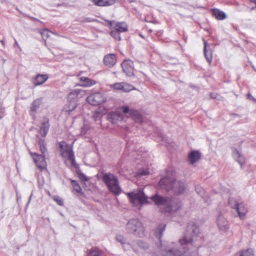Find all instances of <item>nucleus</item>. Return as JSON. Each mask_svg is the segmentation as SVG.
Returning a JSON list of instances; mask_svg holds the SVG:
<instances>
[{"label": "nucleus", "instance_id": "nucleus-42", "mask_svg": "<svg viewBox=\"0 0 256 256\" xmlns=\"http://www.w3.org/2000/svg\"><path fill=\"white\" fill-rule=\"evenodd\" d=\"M121 109L122 110V112L124 114H127L128 112H130V110L129 109V108L128 106H122L121 108Z\"/></svg>", "mask_w": 256, "mask_h": 256}, {"label": "nucleus", "instance_id": "nucleus-15", "mask_svg": "<svg viewBox=\"0 0 256 256\" xmlns=\"http://www.w3.org/2000/svg\"><path fill=\"white\" fill-rule=\"evenodd\" d=\"M116 62V56L114 54H107L104 58V64L110 68L113 66Z\"/></svg>", "mask_w": 256, "mask_h": 256}, {"label": "nucleus", "instance_id": "nucleus-50", "mask_svg": "<svg viewBox=\"0 0 256 256\" xmlns=\"http://www.w3.org/2000/svg\"><path fill=\"white\" fill-rule=\"evenodd\" d=\"M18 46V48H20V46L18 45V42H17V40H15V42H14V46Z\"/></svg>", "mask_w": 256, "mask_h": 256}, {"label": "nucleus", "instance_id": "nucleus-12", "mask_svg": "<svg viewBox=\"0 0 256 256\" xmlns=\"http://www.w3.org/2000/svg\"><path fill=\"white\" fill-rule=\"evenodd\" d=\"M122 66L123 72L128 76H134V63L130 60H124L122 64Z\"/></svg>", "mask_w": 256, "mask_h": 256}, {"label": "nucleus", "instance_id": "nucleus-28", "mask_svg": "<svg viewBox=\"0 0 256 256\" xmlns=\"http://www.w3.org/2000/svg\"><path fill=\"white\" fill-rule=\"evenodd\" d=\"M134 89L135 88L132 84L122 82L120 90L124 92H128Z\"/></svg>", "mask_w": 256, "mask_h": 256}, {"label": "nucleus", "instance_id": "nucleus-34", "mask_svg": "<svg viewBox=\"0 0 256 256\" xmlns=\"http://www.w3.org/2000/svg\"><path fill=\"white\" fill-rule=\"evenodd\" d=\"M40 34L44 40H46L49 37V33H52L48 30H44L40 32Z\"/></svg>", "mask_w": 256, "mask_h": 256}, {"label": "nucleus", "instance_id": "nucleus-52", "mask_svg": "<svg viewBox=\"0 0 256 256\" xmlns=\"http://www.w3.org/2000/svg\"><path fill=\"white\" fill-rule=\"evenodd\" d=\"M200 188H199V187H197V188H196V191L197 192H198V194H199L198 189H200Z\"/></svg>", "mask_w": 256, "mask_h": 256}, {"label": "nucleus", "instance_id": "nucleus-40", "mask_svg": "<svg viewBox=\"0 0 256 256\" xmlns=\"http://www.w3.org/2000/svg\"><path fill=\"white\" fill-rule=\"evenodd\" d=\"M54 200L58 203V205L62 206L64 204L63 200L59 196H55L54 198Z\"/></svg>", "mask_w": 256, "mask_h": 256}, {"label": "nucleus", "instance_id": "nucleus-9", "mask_svg": "<svg viewBox=\"0 0 256 256\" xmlns=\"http://www.w3.org/2000/svg\"><path fill=\"white\" fill-rule=\"evenodd\" d=\"M33 160L38 168L41 170L46 169V166L44 156L42 154H38L36 153H30Z\"/></svg>", "mask_w": 256, "mask_h": 256}, {"label": "nucleus", "instance_id": "nucleus-33", "mask_svg": "<svg viewBox=\"0 0 256 256\" xmlns=\"http://www.w3.org/2000/svg\"><path fill=\"white\" fill-rule=\"evenodd\" d=\"M120 32L116 30H112L110 32V35L112 37L116 40H120L121 38L120 36Z\"/></svg>", "mask_w": 256, "mask_h": 256}, {"label": "nucleus", "instance_id": "nucleus-25", "mask_svg": "<svg viewBox=\"0 0 256 256\" xmlns=\"http://www.w3.org/2000/svg\"><path fill=\"white\" fill-rule=\"evenodd\" d=\"M206 44H207V42L206 41H204V54L206 59V60L208 62L209 64H210L212 61V52L211 50L207 48Z\"/></svg>", "mask_w": 256, "mask_h": 256}, {"label": "nucleus", "instance_id": "nucleus-37", "mask_svg": "<svg viewBox=\"0 0 256 256\" xmlns=\"http://www.w3.org/2000/svg\"><path fill=\"white\" fill-rule=\"evenodd\" d=\"M116 240L118 242H120L122 244H126V240L125 238L121 235L117 236H116Z\"/></svg>", "mask_w": 256, "mask_h": 256}, {"label": "nucleus", "instance_id": "nucleus-19", "mask_svg": "<svg viewBox=\"0 0 256 256\" xmlns=\"http://www.w3.org/2000/svg\"><path fill=\"white\" fill-rule=\"evenodd\" d=\"M118 0H93L95 5L100 6H106L114 4Z\"/></svg>", "mask_w": 256, "mask_h": 256}, {"label": "nucleus", "instance_id": "nucleus-30", "mask_svg": "<svg viewBox=\"0 0 256 256\" xmlns=\"http://www.w3.org/2000/svg\"><path fill=\"white\" fill-rule=\"evenodd\" d=\"M87 256H102V252L98 249L94 248L91 250L88 254Z\"/></svg>", "mask_w": 256, "mask_h": 256}, {"label": "nucleus", "instance_id": "nucleus-13", "mask_svg": "<svg viewBox=\"0 0 256 256\" xmlns=\"http://www.w3.org/2000/svg\"><path fill=\"white\" fill-rule=\"evenodd\" d=\"M216 223L219 229L223 232H226L229 228L227 219L222 214L218 216Z\"/></svg>", "mask_w": 256, "mask_h": 256}, {"label": "nucleus", "instance_id": "nucleus-6", "mask_svg": "<svg viewBox=\"0 0 256 256\" xmlns=\"http://www.w3.org/2000/svg\"><path fill=\"white\" fill-rule=\"evenodd\" d=\"M85 94V90L82 89H76L70 92L68 96L70 104L66 111L71 112L74 110L77 106V101Z\"/></svg>", "mask_w": 256, "mask_h": 256}, {"label": "nucleus", "instance_id": "nucleus-54", "mask_svg": "<svg viewBox=\"0 0 256 256\" xmlns=\"http://www.w3.org/2000/svg\"><path fill=\"white\" fill-rule=\"evenodd\" d=\"M31 197H32V195L30 196V200H29V201L28 202V204H27V205H28L30 202V199H31Z\"/></svg>", "mask_w": 256, "mask_h": 256}, {"label": "nucleus", "instance_id": "nucleus-22", "mask_svg": "<svg viewBox=\"0 0 256 256\" xmlns=\"http://www.w3.org/2000/svg\"><path fill=\"white\" fill-rule=\"evenodd\" d=\"M50 124L48 120H44L40 128V132L42 137L45 136L49 130Z\"/></svg>", "mask_w": 256, "mask_h": 256}, {"label": "nucleus", "instance_id": "nucleus-45", "mask_svg": "<svg viewBox=\"0 0 256 256\" xmlns=\"http://www.w3.org/2000/svg\"><path fill=\"white\" fill-rule=\"evenodd\" d=\"M247 98L248 99L252 100L254 101H256V100L251 95V94L250 93H248L247 94Z\"/></svg>", "mask_w": 256, "mask_h": 256}, {"label": "nucleus", "instance_id": "nucleus-41", "mask_svg": "<svg viewBox=\"0 0 256 256\" xmlns=\"http://www.w3.org/2000/svg\"><path fill=\"white\" fill-rule=\"evenodd\" d=\"M164 229H165V226H163L162 227V228H159V232L158 234H156V236L158 237L160 239L162 236V232L164 231Z\"/></svg>", "mask_w": 256, "mask_h": 256}, {"label": "nucleus", "instance_id": "nucleus-44", "mask_svg": "<svg viewBox=\"0 0 256 256\" xmlns=\"http://www.w3.org/2000/svg\"><path fill=\"white\" fill-rule=\"evenodd\" d=\"M4 108L2 107H0V118H2L4 116Z\"/></svg>", "mask_w": 256, "mask_h": 256}, {"label": "nucleus", "instance_id": "nucleus-32", "mask_svg": "<svg viewBox=\"0 0 256 256\" xmlns=\"http://www.w3.org/2000/svg\"><path fill=\"white\" fill-rule=\"evenodd\" d=\"M38 144L40 145V150L42 154H44L46 152V148L45 146L44 140L42 139H40L39 140Z\"/></svg>", "mask_w": 256, "mask_h": 256}, {"label": "nucleus", "instance_id": "nucleus-36", "mask_svg": "<svg viewBox=\"0 0 256 256\" xmlns=\"http://www.w3.org/2000/svg\"><path fill=\"white\" fill-rule=\"evenodd\" d=\"M122 84V82H117V83H115V84L111 85L110 86L116 90H120Z\"/></svg>", "mask_w": 256, "mask_h": 256}, {"label": "nucleus", "instance_id": "nucleus-4", "mask_svg": "<svg viewBox=\"0 0 256 256\" xmlns=\"http://www.w3.org/2000/svg\"><path fill=\"white\" fill-rule=\"evenodd\" d=\"M130 202L139 208L148 203V197L146 196L142 190H138L128 194Z\"/></svg>", "mask_w": 256, "mask_h": 256}, {"label": "nucleus", "instance_id": "nucleus-53", "mask_svg": "<svg viewBox=\"0 0 256 256\" xmlns=\"http://www.w3.org/2000/svg\"><path fill=\"white\" fill-rule=\"evenodd\" d=\"M128 1L130 2H136V0H128Z\"/></svg>", "mask_w": 256, "mask_h": 256}, {"label": "nucleus", "instance_id": "nucleus-1", "mask_svg": "<svg viewBox=\"0 0 256 256\" xmlns=\"http://www.w3.org/2000/svg\"><path fill=\"white\" fill-rule=\"evenodd\" d=\"M200 233L198 227L194 222L188 224L186 231L182 238L179 240L180 248L169 246L167 250L162 252V256H196L200 244L197 242Z\"/></svg>", "mask_w": 256, "mask_h": 256}, {"label": "nucleus", "instance_id": "nucleus-23", "mask_svg": "<svg viewBox=\"0 0 256 256\" xmlns=\"http://www.w3.org/2000/svg\"><path fill=\"white\" fill-rule=\"evenodd\" d=\"M200 158V154L198 151H192L188 155V160L191 164L198 161Z\"/></svg>", "mask_w": 256, "mask_h": 256}, {"label": "nucleus", "instance_id": "nucleus-8", "mask_svg": "<svg viewBox=\"0 0 256 256\" xmlns=\"http://www.w3.org/2000/svg\"><path fill=\"white\" fill-rule=\"evenodd\" d=\"M106 100V97L100 92L93 94L86 98L88 102L93 106L100 104L104 102Z\"/></svg>", "mask_w": 256, "mask_h": 256}, {"label": "nucleus", "instance_id": "nucleus-18", "mask_svg": "<svg viewBox=\"0 0 256 256\" xmlns=\"http://www.w3.org/2000/svg\"><path fill=\"white\" fill-rule=\"evenodd\" d=\"M112 123H116L118 121H121L123 120L124 116L120 111H116L111 112L109 116Z\"/></svg>", "mask_w": 256, "mask_h": 256}, {"label": "nucleus", "instance_id": "nucleus-3", "mask_svg": "<svg viewBox=\"0 0 256 256\" xmlns=\"http://www.w3.org/2000/svg\"><path fill=\"white\" fill-rule=\"evenodd\" d=\"M102 180L110 192L116 195L122 192L118 180L115 175L110 172L106 173L103 175Z\"/></svg>", "mask_w": 256, "mask_h": 256}, {"label": "nucleus", "instance_id": "nucleus-10", "mask_svg": "<svg viewBox=\"0 0 256 256\" xmlns=\"http://www.w3.org/2000/svg\"><path fill=\"white\" fill-rule=\"evenodd\" d=\"M150 199L157 206H164V211L166 208V206L168 204L169 198H168L167 197L162 196L158 194H156L154 196H152Z\"/></svg>", "mask_w": 256, "mask_h": 256}, {"label": "nucleus", "instance_id": "nucleus-7", "mask_svg": "<svg viewBox=\"0 0 256 256\" xmlns=\"http://www.w3.org/2000/svg\"><path fill=\"white\" fill-rule=\"evenodd\" d=\"M60 146L62 156L64 158H68L70 161L72 165L74 166L76 162L72 146L62 142L60 143Z\"/></svg>", "mask_w": 256, "mask_h": 256}, {"label": "nucleus", "instance_id": "nucleus-51", "mask_svg": "<svg viewBox=\"0 0 256 256\" xmlns=\"http://www.w3.org/2000/svg\"><path fill=\"white\" fill-rule=\"evenodd\" d=\"M0 42L2 43V46H5V42H4V40H1L0 41Z\"/></svg>", "mask_w": 256, "mask_h": 256}, {"label": "nucleus", "instance_id": "nucleus-26", "mask_svg": "<svg viewBox=\"0 0 256 256\" xmlns=\"http://www.w3.org/2000/svg\"><path fill=\"white\" fill-rule=\"evenodd\" d=\"M234 256H254V251L252 248H248L238 252Z\"/></svg>", "mask_w": 256, "mask_h": 256}, {"label": "nucleus", "instance_id": "nucleus-5", "mask_svg": "<svg viewBox=\"0 0 256 256\" xmlns=\"http://www.w3.org/2000/svg\"><path fill=\"white\" fill-rule=\"evenodd\" d=\"M126 230L128 233L136 236L142 237L144 236V228L142 224L136 218L129 220L126 226Z\"/></svg>", "mask_w": 256, "mask_h": 256}, {"label": "nucleus", "instance_id": "nucleus-35", "mask_svg": "<svg viewBox=\"0 0 256 256\" xmlns=\"http://www.w3.org/2000/svg\"><path fill=\"white\" fill-rule=\"evenodd\" d=\"M130 114L132 116H134L138 117V119L140 120H141V116L140 114L138 112L137 110H130Z\"/></svg>", "mask_w": 256, "mask_h": 256}, {"label": "nucleus", "instance_id": "nucleus-55", "mask_svg": "<svg viewBox=\"0 0 256 256\" xmlns=\"http://www.w3.org/2000/svg\"><path fill=\"white\" fill-rule=\"evenodd\" d=\"M160 136H161V138H162V140H163V138H164L163 136H162V134H160Z\"/></svg>", "mask_w": 256, "mask_h": 256}, {"label": "nucleus", "instance_id": "nucleus-47", "mask_svg": "<svg viewBox=\"0 0 256 256\" xmlns=\"http://www.w3.org/2000/svg\"><path fill=\"white\" fill-rule=\"evenodd\" d=\"M93 21H94V20L91 18H86L84 20V22H93Z\"/></svg>", "mask_w": 256, "mask_h": 256}, {"label": "nucleus", "instance_id": "nucleus-31", "mask_svg": "<svg viewBox=\"0 0 256 256\" xmlns=\"http://www.w3.org/2000/svg\"><path fill=\"white\" fill-rule=\"evenodd\" d=\"M71 184L74 190L78 192H80L82 191V188L80 186V184L78 183V182L74 180H71Z\"/></svg>", "mask_w": 256, "mask_h": 256}, {"label": "nucleus", "instance_id": "nucleus-24", "mask_svg": "<svg viewBox=\"0 0 256 256\" xmlns=\"http://www.w3.org/2000/svg\"><path fill=\"white\" fill-rule=\"evenodd\" d=\"M232 156L241 166L244 164V158L238 150L233 149Z\"/></svg>", "mask_w": 256, "mask_h": 256}, {"label": "nucleus", "instance_id": "nucleus-48", "mask_svg": "<svg viewBox=\"0 0 256 256\" xmlns=\"http://www.w3.org/2000/svg\"><path fill=\"white\" fill-rule=\"evenodd\" d=\"M98 115H99V114L98 113H96L94 115V118L96 120H98Z\"/></svg>", "mask_w": 256, "mask_h": 256}, {"label": "nucleus", "instance_id": "nucleus-14", "mask_svg": "<svg viewBox=\"0 0 256 256\" xmlns=\"http://www.w3.org/2000/svg\"><path fill=\"white\" fill-rule=\"evenodd\" d=\"M236 210L238 216L241 219L244 220L248 212V208L243 202H240L234 209Z\"/></svg>", "mask_w": 256, "mask_h": 256}, {"label": "nucleus", "instance_id": "nucleus-27", "mask_svg": "<svg viewBox=\"0 0 256 256\" xmlns=\"http://www.w3.org/2000/svg\"><path fill=\"white\" fill-rule=\"evenodd\" d=\"M42 104V99L37 98L34 100L31 104L30 112H35L39 108Z\"/></svg>", "mask_w": 256, "mask_h": 256}, {"label": "nucleus", "instance_id": "nucleus-29", "mask_svg": "<svg viewBox=\"0 0 256 256\" xmlns=\"http://www.w3.org/2000/svg\"><path fill=\"white\" fill-rule=\"evenodd\" d=\"M240 202L234 196H230L228 200V204L230 207L234 209Z\"/></svg>", "mask_w": 256, "mask_h": 256}, {"label": "nucleus", "instance_id": "nucleus-2", "mask_svg": "<svg viewBox=\"0 0 256 256\" xmlns=\"http://www.w3.org/2000/svg\"><path fill=\"white\" fill-rule=\"evenodd\" d=\"M159 186L162 188L167 191L172 190L174 193L177 194H182L186 190L184 182L176 180L174 178H168V176L160 180Z\"/></svg>", "mask_w": 256, "mask_h": 256}, {"label": "nucleus", "instance_id": "nucleus-46", "mask_svg": "<svg viewBox=\"0 0 256 256\" xmlns=\"http://www.w3.org/2000/svg\"><path fill=\"white\" fill-rule=\"evenodd\" d=\"M107 22H108V24L110 26H113V24L114 23V21H111V20H107Z\"/></svg>", "mask_w": 256, "mask_h": 256}, {"label": "nucleus", "instance_id": "nucleus-17", "mask_svg": "<svg viewBox=\"0 0 256 256\" xmlns=\"http://www.w3.org/2000/svg\"><path fill=\"white\" fill-rule=\"evenodd\" d=\"M48 78L47 74H38L36 76L33 84L35 86L42 84L48 80Z\"/></svg>", "mask_w": 256, "mask_h": 256}, {"label": "nucleus", "instance_id": "nucleus-43", "mask_svg": "<svg viewBox=\"0 0 256 256\" xmlns=\"http://www.w3.org/2000/svg\"><path fill=\"white\" fill-rule=\"evenodd\" d=\"M139 173L142 176H144L148 174L149 172L147 170H140Z\"/></svg>", "mask_w": 256, "mask_h": 256}, {"label": "nucleus", "instance_id": "nucleus-20", "mask_svg": "<svg viewBox=\"0 0 256 256\" xmlns=\"http://www.w3.org/2000/svg\"><path fill=\"white\" fill-rule=\"evenodd\" d=\"M212 15L214 16L218 20H222L226 18V14L219 9L213 8L212 10Z\"/></svg>", "mask_w": 256, "mask_h": 256}, {"label": "nucleus", "instance_id": "nucleus-21", "mask_svg": "<svg viewBox=\"0 0 256 256\" xmlns=\"http://www.w3.org/2000/svg\"><path fill=\"white\" fill-rule=\"evenodd\" d=\"M113 28L116 30L122 32H126L128 30V27L126 23L124 22H116L115 23Z\"/></svg>", "mask_w": 256, "mask_h": 256}, {"label": "nucleus", "instance_id": "nucleus-39", "mask_svg": "<svg viewBox=\"0 0 256 256\" xmlns=\"http://www.w3.org/2000/svg\"><path fill=\"white\" fill-rule=\"evenodd\" d=\"M138 246L142 248L146 249L148 248V244L142 240L138 241Z\"/></svg>", "mask_w": 256, "mask_h": 256}, {"label": "nucleus", "instance_id": "nucleus-49", "mask_svg": "<svg viewBox=\"0 0 256 256\" xmlns=\"http://www.w3.org/2000/svg\"><path fill=\"white\" fill-rule=\"evenodd\" d=\"M210 96L212 98H216V94H210Z\"/></svg>", "mask_w": 256, "mask_h": 256}, {"label": "nucleus", "instance_id": "nucleus-38", "mask_svg": "<svg viewBox=\"0 0 256 256\" xmlns=\"http://www.w3.org/2000/svg\"><path fill=\"white\" fill-rule=\"evenodd\" d=\"M78 178L82 182H84L88 181V178L82 172H78Z\"/></svg>", "mask_w": 256, "mask_h": 256}, {"label": "nucleus", "instance_id": "nucleus-11", "mask_svg": "<svg viewBox=\"0 0 256 256\" xmlns=\"http://www.w3.org/2000/svg\"><path fill=\"white\" fill-rule=\"evenodd\" d=\"M181 207V204L178 200L168 199V204L166 206L164 212L172 213L176 212Z\"/></svg>", "mask_w": 256, "mask_h": 256}, {"label": "nucleus", "instance_id": "nucleus-16", "mask_svg": "<svg viewBox=\"0 0 256 256\" xmlns=\"http://www.w3.org/2000/svg\"><path fill=\"white\" fill-rule=\"evenodd\" d=\"M95 82L89 78L82 76L80 78V82L76 86L82 87H89L95 84Z\"/></svg>", "mask_w": 256, "mask_h": 256}]
</instances>
